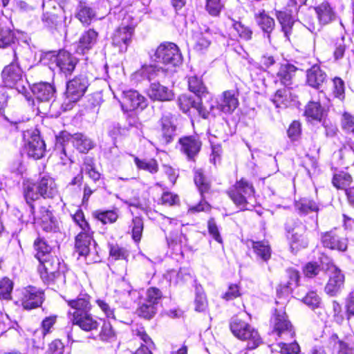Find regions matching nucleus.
I'll return each mask as SVG.
<instances>
[{
    "instance_id": "obj_10",
    "label": "nucleus",
    "mask_w": 354,
    "mask_h": 354,
    "mask_svg": "<svg viewBox=\"0 0 354 354\" xmlns=\"http://www.w3.org/2000/svg\"><path fill=\"white\" fill-rule=\"evenodd\" d=\"M274 331L277 335L285 340H290L295 336V330L292 325L288 319L286 313L283 310H275L272 318Z\"/></svg>"
},
{
    "instance_id": "obj_21",
    "label": "nucleus",
    "mask_w": 354,
    "mask_h": 354,
    "mask_svg": "<svg viewBox=\"0 0 354 354\" xmlns=\"http://www.w3.org/2000/svg\"><path fill=\"white\" fill-rule=\"evenodd\" d=\"M37 184V190L44 198H53L58 194L57 185L49 176H44Z\"/></svg>"
},
{
    "instance_id": "obj_51",
    "label": "nucleus",
    "mask_w": 354,
    "mask_h": 354,
    "mask_svg": "<svg viewBox=\"0 0 354 354\" xmlns=\"http://www.w3.org/2000/svg\"><path fill=\"white\" fill-rule=\"evenodd\" d=\"M162 297V292L157 288L151 287L147 289L145 301L158 308Z\"/></svg>"
},
{
    "instance_id": "obj_27",
    "label": "nucleus",
    "mask_w": 354,
    "mask_h": 354,
    "mask_svg": "<svg viewBox=\"0 0 354 354\" xmlns=\"http://www.w3.org/2000/svg\"><path fill=\"white\" fill-rule=\"evenodd\" d=\"M162 142L168 144L170 142L175 135L176 126L174 124V118L172 114L167 113L162 115L160 119Z\"/></svg>"
},
{
    "instance_id": "obj_23",
    "label": "nucleus",
    "mask_w": 354,
    "mask_h": 354,
    "mask_svg": "<svg viewBox=\"0 0 354 354\" xmlns=\"http://www.w3.org/2000/svg\"><path fill=\"white\" fill-rule=\"evenodd\" d=\"M98 32L94 29L84 32L79 39L77 52L82 54L87 53L96 44Z\"/></svg>"
},
{
    "instance_id": "obj_32",
    "label": "nucleus",
    "mask_w": 354,
    "mask_h": 354,
    "mask_svg": "<svg viewBox=\"0 0 354 354\" xmlns=\"http://www.w3.org/2000/svg\"><path fill=\"white\" fill-rule=\"evenodd\" d=\"M248 243H250L254 253L259 259L265 262L270 259L271 257V248L268 241H254L253 240H249Z\"/></svg>"
},
{
    "instance_id": "obj_16",
    "label": "nucleus",
    "mask_w": 354,
    "mask_h": 354,
    "mask_svg": "<svg viewBox=\"0 0 354 354\" xmlns=\"http://www.w3.org/2000/svg\"><path fill=\"white\" fill-rule=\"evenodd\" d=\"M321 239L323 245L329 249L345 251L347 248V239L336 229L322 234Z\"/></svg>"
},
{
    "instance_id": "obj_49",
    "label": "nucleus",
    "mask_w": 354,
    "mask_h": 354,
    "mask_svg": "<svg viewBox=\"0 0 354 354\" xmlns=\"http://www.w3.org/2000/svg\"><path fill=\"white\" fill-rule=\"evenodd\" d=\"M194 182L198 190L203 196L205 192H207L210 188V185L206 177L204 176L202 169H197L195 171Z\"/></svg>"
},
{
    "instance_id": "obj_14",
    "label": "nucleus",
    "mask_w": 354,
    "mask_h": 354,
    "mask_svg": "<svg viewBox=\"0 0 354 354\" xmlns=\"http://www.w3.org/2000/svg\"><path fill=\"white\" fill-rule=\"evenodd\" d=\"M44 301V292L36 287L29 286L22 292L21 305L26 310L39 307Z\"/></svg>"
},
{
    "instance_id": "obj_8",
    "label": "nucleus",
    "mask_w": 354,
    "mask_h": 354,
    "mask_svg": "<svg viewBox=\"0 0 354 354\" xmlns=\"http://www.w3.org/2000/svg\"><path fill=\"white\" fill-rule=\"evenodd\" d=\"M63 298L70 307L68 310V318L81 316L82 314L89 313L92 308L91 297L86 293H80L75 298L74 295L67 292Z\"/></svg>"
},
{
    "instance_id": "obj_45",
    "label": "nucleus",
    "mask_w": 354,
    "mask_h": 354,
    "mask_svg": "<svg viewBox=\"0 0 354 354\" xmlns=\"http://www.w3.org/2000/svg\"><path fill=\"white\" fill-rule=\"evenodd\" d=\"M351 176L344 171H340L338 174L334 175L333 178V185L339 189H348V188L352 183Z\"/></svg>"
},
{
    "instance_id": "obj_56",
    "label": "nucleus",
    "mask_w": 354,
    "mask_h": 354,
    "mask_svg": "<svg viewBox=\"0 0 354 354\" xmlns=\"http://www.w3.org/2000/svg\"><path fill=\"white\" fill-rule=\"evenodd\" d=\"M232 22L234 29L237 32L239 37L246 41L252 39V31L248 26H245L239 21H236L233 19H230Z\"/></svg>"
},
{
    "instance_id": "obj_20",
    "label": "nucleus",
    "mask_w": 354,
    "mask_h": 354,
    "mask_svg": "<svg viewBox=\"0 0 354 354\" xmlns=\"http://www.w3.org/2000/svg\"><path fill=\"white\" fill-rule=\"evenodd\" d=\"M168 68H164L158 65H149L142 66L136 72V76L151 81L155 79L163 80L169 75Z\"/></svg>"
},
{
    "instance_id": "obj_55",
    "label": "nucleus",
    "mask_w": 354,
    "mask_h": 354,
    "mask_svg": "<svg viewBox=\"0 0 354 354\" xmlns=\"http://www.w3.org/2000/svg\"><path fill=\"white\" fill-rule=\"evenodd\" d=\"M13 283L8 278H3L0 281V299L10 300Z\"/></svg>"
},
{
    "instance_id": "obj_62",
    "label": "nucleus",
    "mask_w": 354,
    "mask_h": 354,
    "mask_svg": "<svg viewBox=\"0 0 354 354\" xmlns=\"http://www.w3.org/2000/svg\"><path fill=\"white\" fill-rule=\"evenodd\" d=\"M110 257L113 260L127 259L129 257V252L118 245H111L109 250Z\"/></svg>"
},
{
    "instance_id": "obj_60",
    "label": "nucleus",
    "mask_w": 354,
    "mask_h": 354,
    "mask_svg": "<svg viewBox=\"0 0 354 354\" xmlns=\"http://www.w3.org/2000/svg\"><path fill=\"white\" fill-rule=\"evenodd\" d=\"M286 273L288 278V281L285 285V288L288 290H292L293 288L297 287L298 286L299 280V274L297 270L292 268L288 269L286 270Z\"/></svg>"
},
{
    "instance_id": "obj_22",
    "label": "nucleus",
    "mask_w": 354,
    "mask_h": 354,
    "mask_svg": "<svg viewBox=\"0 0 354 354\" xmlns=\"http://www.w3.org/2000/svg\"><path fill=\"white\" fill-rule=\"evenodd\" d=\"M56 317H46L41 323V328L36 330L33 334V346L37 348H43L44 346V337L50 332V329L55 324Z\"/></svg>"
},
{
    "instance_id": "obj_2",
    "label": "nucleus",
    "mask_w": 354,
    "mask_h": 354,
    "mask_svg": "<svg viewBox=\"0 0 354 354\" xmlns=\"http://www.w3.org/2000/svg\"><path fill=\"white\" fill-rule=\"evenodd\" d=\"M230 327L236 337L243 341H247V349L248 350L254 349L262 343L258 331L248 323L237 317L232 318Z\"/></svg>"
},
{
    "instance_id": "obj_39",
    "label": "nucleus",
    "mask_w": 354,
    "mask_h": 354,
    "mask_svg": "<svg viewBox=\"0 0 354 354\" xmlns=\"http://www.w3.org/2000/svg\"><path fill=\"white\" fill-rule=\"evenodd\" d=\"M257 20L259 26L264 32L267 33V37L270 39V33L275 26L274 19L268 16L265 11L263 10L257 16Z\"/></svg>"
},
{
    "instance_id": "obj_64",
    "label": "nucleus",
    "mask_w": 354,
    "mask_h": 354,
    "mask_svg": "<svg viewBox=\"0 0 354 354\" xmlns=\"http://www.w3.org/2000/svg\"><path fill=\"white\" fill-rule=\"evenodd\" d=\"M341 124L346 132L354 133V117L351 114L347 113L343 114Z\"/></svg>"
},
{
    "instance_id": "obj_26",
    "label": "nucleus",
    "mask_w": 354,
    "mask_h": 354,
    "mask_svg": "<svg viewBox=\"0 0 354 354\" xmlns=\"http://www.w3.org/2000/svg\"><path fill=\"white\" fill-rule=\"evenodd\" d=\"M147 93L152 100L169 101L174 97V93L171 90L158 82L151 83Z\"/></svg>"
},
{
    "instance_id": "obj_52",
    "label": "nucleus",
    "mask_w": 354,
    "mask_h": 354,
    "mask_svg": "<svg viewBox=\"0 0 354 354\" xmlns=\"http://www.w3.org/2000/svg\"><path fill=\"white\" fill-rule=\"evenodd\" d=\"M167 243L169 247L175 249L176 247L179 246L180 249L183 245L187 244V237L183 233L180 232H171L167 237Z\"/></svg>"
},
{
    "instance_id": "obj_42",
    "label": "nucleus",
    "mask_w": 354,
    "mask_h": 354,
    "mask_svg": "<svg viewBox=\"0 0 354 354\" xmlns=\"http://www.w3.org/2000/svg\"><path fill=\"white\" fill-rule=\"evenodd\" d=\"M133 156L134 158V162L138 169L147 171L152 174L158 172V164L156 160L153 158L140 159L136 156Z\"/></svg>"
},
{
    "instance_id": "obj_1",
    "label": "nucleus",
    "mask_w": 354,
    "mask_h": 354,
    "mask_svg": "<svg viewBox=\"0 0 354 354\" xmlns=\"http://www.w3.org/2000/svg\"><path fill=\"white\" fill-rule=\"evenodd\" d=\"M24 196L29 206L32 220L40 225L43 230L47 232H55L58 228L57 221L53 216L50 206L42 204L41 195L37 190V184L24 185Z\"/></svg>"
},
{
    "instance_id": "obj_47",
    "label": "nucleus",
    "mask_w": 354,
    "mask_h": 354,
    "mask_svg": "<svg viewBox=\"0 0 354 354\" xmlns=\"http://www.w3.org/2000/svg\"><path fill=\"white\" fill-rule=\"evenodd\" d=\"M14 32L8 26L0 24V48H6L15 42Z\"/></svg>"
},
{
    "instance_id": "obj_43",
    "label": "nucleus",
    "mask_w": 354,
    "mask_h": 354,
    "mask_svg": "<svg viewBox=\"0 0 354 354\" xmlns=\"http://www.w3.org/2000/svg\"><path fill=\"white\" fill-rule=\"evenodd\" d=\"M94 10L84 2H80L76 17L84 24H88L95 17Z\"/></svg>"
},
{
    "instance_id": "obj_35",
    "label": "nucleus",
    "mask_w": 354,
    "mask_h": 354,
    "mask_svg": "<svg viewBox=\"0 0 354 354\" xmlns=\"http://www.w3.org/2000/svg\"><path fill=\"white\" fill-rule=\"evenodd\" d=\"M73 145L81 153H85L93 148L91 139L82 133H75L71 136Z\"/></svg>"
},
{
    "instance_id": "obj_61",
    "label": "nucleus",
    "mask_w": 354,
    "mask_h": 354,
    "mask_svg": "<svg viewBox=\"0 0 354 354\" xmlns=\"http://www.w3.org/2000/svg\"><path fill=\"white\" fill-rule=\"evenodd\" d=\"M303 301L312 309L318 308L321 305V299L314 291L308 292L304 297Z\"/></svg>"
},
{
    "instance_id": "obj_15",
    "label": "nucleus",
    "mask_w": 354,
    "mask_h": 354,
    "mask_svg": "<svg viewBox=\"0 0 354 354\" xmlns=\"http://www.w3.org/2000/svg\"><path fill=\"white\" fill-rule=\"evenodd\" d=\"M121 103L122 109L126 111L143 109L147 106L145 97L135 90L123 91Z\"/></svg>"
},
{
    "instance_id": "obj_13",
    "label": "nucleus",
    "mask_w": 354,
    "mask_h": 354,
    "mask_svg": "<svg viewBox=\"0 0 354 354\" xmlns=\"http://www.w3.org/2000/svg\"><path fill=\"white\" fill-rule=\"evenodd\" d=\"M329 279L325 286V292L330 296H336L344 288V275L342 271L334 265L329 268Z\"/></svg>"
},
{
    "instance_id": "obj_34",
    "label": "nucleus",
    "mask_w": 354,
    "mask_h": 354,
    "mask_svg": "<svg viewBox=\"0 0 354 354\" xmlns=\"http://www.w3.org/2000/svg\"><path fill=\"white\" fill-rule=\"evenodd\" d=\"M165 279L174 285L183 283L191 278L190 271L188 268H183L178 271L171 270L168 271L165 275Z\"/></svg>"
},
{
    "instance_id": "obj_37",
    "label": "nucleus",
    "mask_w": 354,
    "mask_h": 354,
    "mask_svg": "<svg viewBox=\"0 0 354 354\" xmlns=\"http://www.w3.org/2000/svg\"><path fill=\"white\" fill-rule=\"evenodd\" d=\"M210 37V34L207 32L205 33L194 32L193 35L194 48L198 52H203L207 50L211 44Z\"/></svg>"
},
{
    "instance_id": "obj_48",
    "label": "nucleus",
    "mask_w": 354,
    "mask_h": 354,
    "mask_svg": "<svg viewBox=\"0 0 354 354\" xmlns=\"http://www.w3.org/2000/svg\"><path fill=\"white\" fill-rule=\"evenodd\" d=\"M188 86L189 91L198 97H201L207 92V88L203 82L196 76H192L189 78Z\"/></svg>"
},
{
    "instance_id": "obj_11",
    "label": "nucleus",
    "mask_w": 354,
    "mask_h": 354,
    "mask_svg": "<svg viewBox=\"0 0 354 354\" xmlns=\"http://www.w3.org/2000/svg\"><path fill=\"white\" fill-rule=\"evenodd\" d=\"M134 34V26L131 25L119 26L112 35V44L117 47L120 53H125L131 43Z\"/></svg>"
},
{
    "instance_id": "obj_33",
    "label": "nucleus",
    "mask_w": 354,
    "mask_h": 354,
    "mask_svg": "<svg viewBox=\"0 0 354 354\" xmlns=\"http://www.w3.org/2000/svg\"><path fill=\"white\" fill-rule=\"evenodd\" d=\"M315 10L320 22L327 24L332 21L335 17V12L328 1H324L315 8Z\"/></svg>"
},
{
    "instance_id": "obj_59",
    "label": "nucleus",
    "mask_w": 354,
    "mask_h": 354,
    "mask_svg": "<svg viewBox=\"0 0 354 354\" xmlns=\"http://www.w3.org/2000/svg\"><path fill=\"white\" fill-rule=\"evenodd\" d=\"M132 238L138 242L140 240L143 230V221L140 217H135L132 220Z\"/></svg>"
},
{
    "instance_id": "obj_25",
    "label": "nucleus",
    "mask_w": 354,
    "mask_h": 354,
    "mask_svg": "<svg viewBox=\"0 0 354 354\" xmlns=\"http://www.w3.org/2000/svg\"><path fill=\"white\" fill-rule=\"evenodd\" d=\"M306 227L301 225L292 230L290 241V249L292 252H296L301 248H306L308 245V239L305 235Z\"/></svg>"
},
{
    "instance_id": "obj_50",
    "label": "nucleus",
    "mask_w": 354,
    "mask_h": 354,
    "mask_svg": "<svg viewBox=\"0 0 354 354\" xmlns=\"http://www.w3.org/2000/svg\"><path fill=\"white\" fill-rule=\"evenodd\" d=\"M93 216L98 221H100L103 224L113 223L115 222L118 218V215L115 211H95L93 212Z\"/></svg>"
},
{
    "instance_id": "obj_29",
    "label": "nucleus",
    "mask_w": 354,
    "mask_h": 354,
    "mask_svg": "<svg viewBox=\"0 0 354 354\" xmlns=\"http://www.w3.org/2000/svg\"><path fill=\"white\" fill-rule=\"evenodd\" d=\"M296 71L297 68L292 64H282L277 73L275 82H279L286 87L290 86Z\"/></svg>"
},
{
    "instance_id": "obj_44",
    "label": "nucleus",
    "mask_w": 354,
    "mask_h": 354,
    "mask_svg": "<svg viewBox=\"0 0 354 354\" xmlns=\"http://www.w3.org/2000/svg\"><path fill=\"white\" fill-rule=\"evenodd\" d=\"M34 248L36 250L35 257L38 260L44 259L53 255L51 254V248L46 242L41 239H37L34 242Z\"/></svg>"
},
{
    "instance_id": "obj_36",
    "label": "nucleus",
    "mask_w": 354,
    "mask_h": 354,
    "mask_svg": "<svg viewBox=\"0 0 354 354\" xmlns=\"http://www.w3.org/2000/svg\"><path fill=\"white\" fill-rule=\"evenodd\" d=\"M271 100L277 108L287 107L291 101V95L289 88H283L278 89Z\"/></svg>"
},
{
    "instance_id": "obj_54",
    "label": "nucleus",
    "mask_w": 354,
    "mask_h": 354,
    "mask_svg": "<svg viewBox=\"0 0 354 354\" xmlns=\"http://www.w3.org/2000/svg\"><path fill=\"white\" fill-rule=\"evenodd\" d=\"M134 332L135 335L138 337L147 344H141L140 347L136 351L135 354H152L147 346L148 344H152V342L150 337L145 333V331L142 328H140L136 330Z\"/></svg>"
},
{
    "instance_id": "obj_46",
    "label": "nucleus",
    "mask_w": 354,
    "mask_h": 354,
    "mask_svg": "<svg viewBox=\"0 0 354 354\" xmlns=\"http://www.w3.org/2000/svg\"><path fill=\"white\" fill-rule=\"evenodd\" d=\"M305 115L311 120L320 121L323 116V109L317 102H310L305 109Z\"/></svg>"
},
{
    "instance_id": "obj_31",
    "label": "nucleus",
    "mask_w": 354,
    "mask_h": 354,
    "mask_svg": "<svg viewBox=\"0 0 354 354\" xmlns=\"http://www.w3.org/2000/svg\"><path fill=\"white\" fill-rule=\"evenodd\" d=\"M326 75L318 65L313 66L307 71V82L313 87L318 88L326 81Z\"/></svg>"
},
{
    "instance_id": "obj_30",
    "label": "nucleus",
    "mask_w": 354,
    "mask_h": 354,
    "mask_svg": "<svg viewBox=\"0 0 354 354\" xmlns=\"http://www.w3.org/2000/svg\"><path fill=\"white\" fill-rule=\"evenodd\" d=\"M276 17L281 24L285 37L289 40L293 32L295 21L290 14L283 11L276 10Z\"/></svg>"
},
{
    "instance_id": "obj_19",
    "label": "nucleus",
    "mask_w": 354,
    "mask_h": 354,
    "mask_svg": "<svg viewBox=\"0 0 354 354\" xmlns=\"http://www.w3.org/2000/svg\"><path fill=\"white\" fill-rule=\"evenodd\" d=\"M31 89L35 98L41 102H48L52 100L56 92L53 84L43 82L34 84Z\"/></svg>"
},
{
    "instance_id": "obj_41",
    "label": "nucleus",
    "mask_w": 354,
    "mask_h": 354,
    "mask_svg": "<svg viewBox=\"0 0 354 354\" xmlns=\"http://www.w3.org/2000/svg\"><path fill=\"white\" fill-rule=\"evenodd\" d=\"M196 109L198 111V114L204 119L208 118L209 115L215 117L218 113V109H216V102H198Z\"/></svg>"
},
{
    "instance_id": "obj_3",
    "label": "nucleus",
    "mask_w": 354,
    "mask_h": 354,
    "mask_svg": "<svg viewBox=\"0 0 354 354\" xmlns=\"http://www.w3.org/2000/svg\"><path fill=\"white\" fill-rule=\"evenodd\" d=\"M88 85V80L85 75H77L67 82L65 99L62 105L64 111L73 108V104L84 95Z\"/></svg>"
},
{
    "instance_id": "obj_6",
    "label": "nucleus",
    "mask_w": 354,
    "mask_h": 354,
    "mask_svg": "<svg viewBox=\"0 0 354 354\" xmlns=\"http://www.w3.org/2000/svg\"><path fill=\"white\" fill-rule=\"evenodd\" d=\"M18 59L17 50H15L13 59L9 65L4 67L1 77L6 86L15 87L19 93H23L26 88L24 85L23 72L18 64Z\"/></svg>"
},
{
    "instance_id": "obj_24",
    "label": "nucleus",
    "mask_w": 354,
    "mask_h": 354,
    "mask_svg": "<svg viewBox=\"0 0 354 354\" xmlns=\"http://www.w3.org/2000/svg\"><path fill=\"white\" fill-rule=\"evenodd\" d=\"M92 233L90 231L80 232L75 238V249L80 256L88 257L91 253Z\"/></svg>"
},
{
    "instance_id": "obj_5",
    "label": "nucleus",
    "mask_w": 354,
    "mask_h": 354,
    "mask_svg": "<svg viewBox=\"0 0 354 354\" xmlns=\"http://www.w3.org/2000/svg\"><path fill=\"white\" fill-rule=\"evenodd\" d=\"M151 58L154 62L167 66L166 68L169 69V73L172 71L171 68L179 66L183 60L178 46L169 42L161 44Z\"/></svg>"
},
{
    "instance_id": "obj_7",
    "label": "nucleus",
    "mask_w": 354,
    "mask_h": 354,
    "mask_svg": "<svg viewBox=\"0 0 354 354\" xmlns=\"http://www.w3.org/2000/svg\"><path fill=\"white\" fill-rule=\"evenodd\" d=\"M254 189L252 183L244 178L237 181L229 189L227 194L234 203L241 209H247L249 201L253 198Z\"/></svg>"
},
{
    "instance_id": "obj_57",
    "label": "nucleus",
    "mask_w": 354,
    "mask_h": 354,
    "mask_svg": "<svg viewBox=\"0 0 354 354\" xmlns=\"http://www.w3.org/2000/svg\"><path fill=\"white\" fill-rule=\"evenodd\" d=\"M223 8L221 0H206L205 10L212 17H218Z\"/></svg>"
},
{
    "instance_id": "obj_28",
    "label": "nucleus",
    "mask_w": 354,
    "mask_h": 354,
    "mask_svg": "<svg viewBox=\"0 0 354 354\" xmlns=\"http://www.w3.org/2000/svg\"><path fill=\"white\" fill-rule=\"evenodd\" d=\"M69 319L73 324L78 326L85 331L97 330L99 326L98 322L92 316L90 312Z\"/></svg>"
},
{
    "instance_id": "obj_18",
    "label": "nucleus",
    "mask_w": 354,
    "mask_h": 354,
    "mask_svg": "<svg viewBox=\"0 0 354 354\" xmlns=\"http://www.w3.org/2000/svg\"><path fill=\"white\" fill-rule=\"evenodd\" d=\"M181 151L189 160H194L199 153L202 143L197 136H185L179 139Z\"/></svg>"
},
{
    "instance_id": "obj_12",
    "label": "nucleus",
    "mask_w": 354,
    "mask_h": 354,
    "mask_svg": "<svg viewBox=\"0 0 354 354\" xmlns=\"http://www.w3.org/2000/svg\"><path fill=\"white\" fill-rule=\"evenodd\" d=\"M39 261L40 264L38 270L42 279L44 281L53 280L59 271L60 262L59 259L55 255H51L39 260Z\"/></svg>"
},
{
    "instance_id": "obj_17",
    "label": "nucleus",
    "mask_w": 354,
    "mask_h": 354,
    "mask_svg": "<svg viewBox=\"0 0 354 354\" xmlns=\"http://www.w3.org/2000/svg\"><path fill=\"white\" fill-rule=\"evenodd\" d=\"M238 105V93L233 90L226 91L216 102V109L225 113H232Z\"/></svg>"
},
{
    "instance_id": "obj_58",
    "label": "nucleus",
    "mask_w": 354,
    "mask_h": 354,
    "mask_svg": "<svg viewBox=\"0 0 354 354\" xmlns=\"http://www.w3.org/2000/svg\"><path fill=\"white\" fill-rule=\"evenodd\" d=\"M178 104L183 112L187 113L191 108L196 109L198 102L186 95H181L178 99Z\"/></svg>"
},
{
    "instance_id": "obj_40",
    "label": "nucleus",
    "mask_w": 354,
    "mask_h": 354,
    "mask_svg": "<svg viewBox=\"0 0 354 354\" xmlns=\"http://www.w3.org/2000/svg\"><path fill=\"white\" fill-rule=\"evenodd\" d=\"M295 207L300 214H306L313 212H318L319 205L313 200L302 198L295 202Z\"/></svg>"
},
{
    "instance_id": "obj_53",
    "label": "nucleus",
    "mask_w": 354,
    "mask_h": 354,
    "mask_svg": "<svg viewBox=\"0 0 354 354\" xmlns=\"http://www.w3.org/2000/svg\"><path fill=\"white\" fill-rule=\"evenodd\" d=\"M157 310V307L145 301L138 308L137 313L141 317L150 319L156 314Z\"/></svg>"
},
{
    "instance_id": "obj_9",
    "label": "nucleus",
    "mask_w": 354,
    "mask_h": 354,
    "mask_svg": "<svg viewBox=\"0 0 354 354\" xmlns=\"http://www.w3.org/2000/svg\"><path fill=\"white\" fill-rule=\"evenodd\" d=\"M24 138L26 140L25 149L28 156L35 160L41 158L46 152V145L41 138L39 131L37 130L28 131L24 134Z\"/></svg>"
},
{
    "instance_id": "obj_38",
    "label": "nucleus",
    "mask_w": 354,
    "mask_h": 354,
    "mask_svg": "<svg viewBox=\"0 0 354 354\" xmlns=\"http://www.w3.org/2000/svg\"><path fill=\"white\" fill-rule=\"evenodd\" d=\"M329 346H332L333 351L337 354H354V349L348 344L341 341L336 334H333L329 339Z\"/></svg>"
},
{
    "instance_id": "obj_4",
    "label": "nucleus",
    "mask_w": 354,
    "mask_h": 354,
    "mask_svg": "<svg viewBox=\"0 0 354 354\" xmlns=\"http://www.w3.org/2000/svg\"><path fill=\"white\" fill-rule=\"evenodd\" d=\"M46 62L48 61L51 67L57 68L58 71L65 76L71 75L75 70L78 59L71 53L62 50L58 52H48L42 57Z\"/></svg>"
},
{
    "instance_id": "obj_63",
    "label": "nucleus",
    "mask_w": 354,
    "mask_h": 354,
    "mask_svg": "<svg viewBox=\"0 0 354 354\" xmlns=\"http://www.w3.org/2000/svg\"><path fill=\"white\" fill-rule=\"evenodd\" d=\"M279 346L282 353L297 354L300 351V347L295 341L291 343L280 342Z\"/></svg>"
}]
</instances>
